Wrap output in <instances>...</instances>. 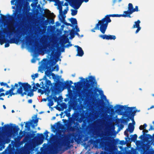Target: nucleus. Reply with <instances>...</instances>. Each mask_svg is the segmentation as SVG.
<instances>
[{
  "mask_svg": "<svg viewBox=\"0 0 154 154\" xmlns=\"http://www.w3.org/2000/svg\"><path fill=\"white\" fill-rule=\"evenodd\" d=\"M26 23L25 19L19 22H16V24L14 26L13 24L10 25L8 26V29L4 30L3 33L7 36L10 37L14 34L19 35L21 34L22 31H23L26 28Z\"/></svg>",
  "mask_w": 154,
  "mask_h": 154,
  "instance_id": "nucleus-1",
  "label": "nucleus"
},
{
  "mask_svg": "<svg viewBox=\"0 0 154 154\" xmlns=\"http://www.w3.org/2000/svg\"><path fill=\"white\" fill-rule=\"evenodd\" d=\"M79 79L82 80L84 84L87 85L88 88L91 87L89 89L87 88L83 92V94L85 96L94 95L97 94L98 89L95 87L97 85V82L94 77L89 76L85 79L82 77H80Z\"/></svg>",
  "mask_w": 154,
  "mask_h": 154,
  "instance_id": "nucleus-2",
  "label": "nucleus"
},
{
  "mask_svg": "<svg viewBox=\"0 0 154 154\" xmlns=\"http://www.w3.org/2000/svg\"><path fill=\"white\" fill-rule=\"evenodd\" d=\"M51 135L53 136V140L54 142V146L51 149L53 154H57L58 151V148L59 146L65 143H70V140H69V137L67 134H62L61 131H59L58 135L56 136L51 134Z\"/></svg>",
  "mask_w": 154,
  "mask_h": 154,
  "instance_id": "nucleus-3",
  "label": "nucleus"
},
{
  "mask_svg": "<svg viewBox=\"0 0 154 154\" xmlns=\"http://www.w3.org/2000/svg\"><path fill=\"white\" fill-rule=\"evenodd\" d=\"M17 84L19 87L17 89L16 93H14L13 91L11 92L12 95L18 94H20L21 97H23L24 95L26 94L27 92H28L32 88L31 86L27 82H19Z\"/></svg>",
  "mask_w": 154,
  "mask_h": 154,
  "instance_id": "nucleus-4",
  "label": "nucleus"
},
{
  "mask_svg": "<svg viewBox=\"0 0 154 154\" xmlns=\"http://www.w3.org/2000/svg\"><path fill=\"white\" fill-rule=\"evenodd\" d=\"M121 16V14H112L106 15L100 21L101 26L100 29L103 32L105 30H106L108 24L111 21L110 18V17H120Z\"/></svg>",
  "mask_w": 154,
  "mask_h": 154,
  "instance_id": "nucleus-5",
  "label": "nucleus"
},
{
  "mask_svg": "<svg viewBox=\"0 0 154 154\" xmlns=\"http://www.w3.org/2000/svg\"><path fill=\"white\" fill-rule=\"evenodd\" d=\"M19 130L18 126H11L8 124H6L3 127H0V134L3 133H9L11 132H16Z\"/></svg>",
  "mask_w": 154,
  "mask_h": 154,
  "instance_id": "nucleus-6",
  "label": "nucleus"
},
{
  "mask_svg": "<svg viewBox=\"0 0 154 154\" xmlns=\"http://www.w3.org/2000/svg\"><path fill=\"white\" fill-rule=\"evenodd\" d=\"M57 61V60L54 61V58L48 60L46 65V68L47 69L45 72V75L44 76L43 79H46V76L50 77L51 75V72L54 71V69H51V68Z\"/></svg>",
  "mask_w": 154,
  "mask_h": 154,
  "instance_id": "nucleus-7",
  "label": "nucleus"
},
{
  "mask_svg": "<svg viewBox=\"0 0 154 154\" xmlns=\"http://www.w3.org/2000/svg\"><path fill=\"white\" fill-rule=\"evenodd\" d=\"M61 87H63L64 88H66L68 90H69L71 87V84H69L68 81H67L64 83L60 81H59L55 83L54 87H51V89L52 92H53L54 91V89H57Z\"/></svg>",
  "mask_w": 154,
  "mask_h": 154,
  "instance_id": "nucleus-8",
  "label": "nucleus"
},
{
  "mask_svg": "<svg viewBox=\"0 0 154 154\" xmlns=\"http://www.w3.org/2000/svg\"><path fill=\"white\" fill-rule=\"evenodd\" d=\"M4 42L5 43V47L6 48L9 46V43L17 44L18 42V41L17 40V39H16L15 38H11L10 40L6 38H5L3 40H1L0 41V44L1 45H2Z\"/></svg>",
  "mask_w": 154,
  "mask_h": 154,
  "instance_id": "nucleus-9",
  "label": "nucleus"
},
{
  "mask_svg": "<svg viewBox=\"0 0 154 154\" xmlns=\"http://www.w3.org/2000/svg\"><path fill=\"white\" fill-rule=\"evenodd\" d=\"M35 117L36 119L34 120L32 119L31 120L30 122H26V123L25 127L29 131L30 129V126L31 125L32 127L34 128L37 125V124L38 122V119L37 118V115H35Z\"/></svg>",
  "mask_w": 154,
  "mask_h": 154,
  "instance_id": "nucleus-10",
  "label": "nucleus"
},
{
  "mask_svg": "<svg viewBox=\"0 0 154 154\" xmlns=\"http://www.w3.org/2000/svg\"><path fill=\"white\" fill-rule=\"evenodd\" d=\"M133 108V107H127V110L126 111V113L125 115V116L127 117V118L126 119H122V122L123 123H127L129 121V119H130V115Z\"/></svg>",
  "mask_w": 154,
  "mask_h": 154,
  "instance_id": "nucleus-11",
  "label": "nucleus"
},
{
  "mask_svg": "<svg viewBox=\"0 0 154 154\" xmlns=\"http://www.w3.org/2000/svg\"><path fill=\"white\" fill-rule=\"evenodd\" d=\"M140 21L139 20H137L135 22L134 24L133 25L132 28H137V29L135 31V33H137L141 29V27L140 26Z\"/></svg>",
  "mask_w": 154,
  "mask_h": 154,
  "instance_id": "nucleus-12",
  "label": "nucleus"
},
{
  "mask_svg": "<svg viewBox=\"0 0 154 154\" xmlns=\"http://www.w3.org/2000/svg\"><path fill=\"white\" fill-rule=\"evenodd\" d=\"M100 21H101V20H99V21H98V22L97 23L95 27H94V28L92 29L91 30V31L93 32H95V31L94 30H96V29H98V30H99V29H100V31L103 33V34H104L105 32V31H106V30H105V32H103V31H102L101 30V29H100V27H101V24H100Z\"/></svg>",
  "mask_w": 154,
  "mask_h": 154,
  "instance_id": "nucleus-13",
  "label": "nucleus"
},
{
  "mask_svg": "<svg viewBox=\"0 0 154 154\" xmlns=\"http://www.w3.org/2000/svg\"><path fill=\"white\" fill-rule=\"evenodd\" d=\"M75 47L77 48V54L76 56L82 57L84 54V52L82 48L78 45H76Z\"/></svg>",
  "mask_w": 154,
  "mask_h": 154,
  "instance_id": "nucleus-14",
  "label": "nucleus"
},
{
  "mask_svg": "<svg viewBox=\"0 0 154 154\" xmlns=\"http://www.w3.org/2000/svg\"><path fill=\"white\" fill-rule=\"evenodd\" d=\"M11 89H10L9 90L7 91L6 92L5 94V95H8L10 93L13 91L15 89V87H16V88H17L18 87V84L17 83H15L14 85H11Z\"/></svg>",
  "mask_w": 154,
  "mask_h": 154,
  "instance_id": "nucleus-15",
  "label": "nucleus"
},
{
  "mask_svg": "<svg viewBox=\"0 0 154 154\" xmlns=\"http://www.w3.org/2000/svg\"><path fill=\"white\" fill-rule=\"evenodd\" d=\"M132 13V12L131 11H125L124 12V14H121V16L124 17H128L131 18V14Z\"/></svg>",
  "mask_w": 154,
  "mask_h": 154,
  "instance_id": "nucleus-16",
  "label": "nucleus"
},
{
  "mask_svg": "<svg viewBox=\"0 0 154 154\" xmlns=\"http://www.w3.org/2000/svg\"><path fill=\"white\" fill-rule=\"evenodd\" d=\"M116 106L117 107V109H116V111L118 112H120L122 110L125 109L126 108L125 106H123L119 105H116Z\"/></svg>",
  "mask_w": 154,
  "mask_h": 154,
  "instance_id": "nucleus-17",
  "label": "nucleus"
},
{
  "mask_svg": "<svg viewBox=\"0 0 154 154\" xmlns=\"http://www.w3.org/2000/svg\"><path fill=\"white\" fill-rule=\"evenodd\" d=\"M128 129L129 130L130 133H132L134 131V125L132 124V123H129L128 125Z\"/></svg>",
  "mask_w": 154,
  "mask_h": 154,
  "instance_id": "nucleus-18",
  "label": "nucleus"
},
{
  "mask_svg": "<svg viewBox=\"0 0 154 154\" xmlns=\"http://www.w3.org/2000/svg\"><path fill=\"white\" fill-rule=\"evenodd\" d=\"M58 9L59 10L60 14L62 18V19H65L66 17L65 15H63V10H62V6H58Z\"/></svg>",
  "mask_w": 154,
  "mask_h": 154,
  "instance_id": "nucleus-19",
  "label": "nucleus"
},
{
  "mask_svg": "<svg viewBox=\"0 0 154 154\" xmlns=\"http://www.w3.org/2000/svg\"><path fill=\"white\" fill-rule=\"evenodd\" d=\"M143 134L141 135L139 137L141 139H142L144 138V136L146 135V139H148L150 138L152 136L149 134H145V133L144 131H143Z\"/></svg>",
  "mask_w": 154,
  "mask_h": 154,
  "instance_id": "nucleus-20",
  "label": "nucleus"
},
{
  "mask_svg": "<svg viewBox=\"0 0 154 154\" xmlns=\"http://www.w3.org/2000/svg\"><path fill=\"white\" fill-rule=\"evenodd\" d=\"M69 20L72 25H74L75 26L76 25H77V21L76 19L72 17Z\"/></svg>",
  "mask_w": 154,
  "mask_h": 154,
  "instance_id": "nucleus-21",
  "label": "nucleus"
},
{
  "mask_svg": "<svg viewBox=\"0 0 154 154\" xmlns=\"http://www.w3.org/2000/svg\"><path fill=\"white\" fill-rule=\"evenodd\" d=\"M128 131H129V130L128 129V128H127L126 130L124 131V134L126 136V137L125 138V139L126 140V141L127 142H128V139L130 140L131 139L129 137V134L128 133Z\"/></svg>",
  "mask_w": 154,
  "mask_h": 154,
  "instance_id": "nucleus-22",
  "label": "nucleus"
},
{
  "mask_svg": "<svg viewBox=\"0 0 154 154\" xmlns=\"http://www.w3.org/2000/svg\"><path fill=\"white\" fill-rule=\"evenodd\" d=\"M45 86L46 87V88L48 89H49V86L51 85L52 86V84L51 83V81L48 80L47 79H45Z\"/></svg>",
  "mask_w": 154,
  "mask_h": 154,
  "instance_id": "nucleus-23",
  "label": "nucleus"
},
{
  "mask_svg": "<svg viewBox=\"0 0 154 154\" xmlns=\"http://www.w3.org/2000/svg\"><path fill=\"white\" fill-rule=\"evenodd\" d=\"M131 136L130 139L131 140V141L135 142L137 137V135L136 134H134L133 135H131Z\"/></svg>",
  "mask_w": 154,
  "mask_h": 154,
  "instance_id": "nucleus-24",
  "label": "nucleus"
},
{
  "mask_svg": "<svg viewBox=\"0 0 154 154\" xmlns=\"http://www.w3.org/2000/svg\"><path fill=\"white\" fill-rule=\"evenodd\" d=\"M19 11L16 10V11H14V12L13 13V15H14L15 17H17L18 19H19V17H18L19 16V15L20 16H22L23 15L22 14H20L18 13Z\"/></svg>",
  "mask_w": 154,
  "mask_h": 154,
  "instance_id": "nucleus-25",
  "label": "nucleus"
},
{
  "mask_svg": "<svg viewBox=\"0 0 154 154\" xmlns=\"http://www.w3.org/2000/svg\"><path fill=\"white\" fill-rule=\"evenodd\" d=\"M75 31L74 29H72L69 32V35H70V39L73 38L75 36Z\"/></svg>",
  "mask_w": 154,
  "mask_h": 154,
  "instance_id": "nucleus-26",
  "label": "nucleus"
},
{
  "mask_svg": "<svg viewBox=\"0 0 154 154\" xmlns=\"http://www.w3.org/2000/svg\"><path fill=\"white\" fill-rule=\"evenodd\" d=\"M56 93L53 96H52V95H51L50 97L51 99L52 100L54 99L55 102H56L58 100V98L57 97L55 96Z\"/></svg>",
  "mask_w": 154,
  "mask_h": 154,
  "instance_id": "nucleus-27",
  "label": "nucleus"
},
{
  "mask_svg": "<svg viewBox=\"0 0 154 154\" xmlns=\"http://www.w3.org/2000/svg\"><path fill=\"white\" fill-rule=\"evenodd\" d=\"M109 152L112 153V154H114V152L113 149H112V150L109 151ZM100 154H111V153L106 151H102L100 152Z\"/></svg>",
  "mask_w": 154,
  "mask_h": 154,
  "instance_id": "nucleus-28",
  "label": "nucleus"
},
{
  "mask_svg": "<svg viewBox=\"0 0 154 154\" xmlns=\"http://www.w3.org/2000/svg\"><path fill=\"white\" fill-rule=\"evenodd\" d=\"M48 101L49 102L48 104V105L49 106L51 107L54 105L53 100L51 99V98H50V99H48Z\"/></svg>",
  "mask_w": 154,
  "mask_h": 154,
  "instance_id": "nucleus-29",
  "label": "nucleus"
},
{
  "mask_svg": "<svg viewBox=\"0 0 154 154\" xmlns=\"http://www.w3.org/2000/svg\"><path fill=\"white\" fill-rule=\"evenodd\" d=\"M33 91L31 89L28 92H27V94L26 95H27L28 96L30 97H32L34 95V93Z\"/></svg>",
  "mask_w": 154,
  "mask_h": 154,
  "instance_id": "nucleus-30",
  "label": "nucleus"
},
{
  "mask_svg": "<svg viewBox=\"0 0 154 154\" xmlns=\"http://www.w3.org/2000/svg\"><path fill=\"white\" fill-rule=\"evenodd\" d=\"M133 5L132 4L130 3L128 5V10L131 11L132 12V10L133 9Z\"/></svg>",
  "mask_w": 154,
  "mask_h": 154,
  "instance_id": "nucleus-31",
  "label": "nucleus"
},
{
  "mask_svg": "<svg viewBox=\"0 0 154 154\" xmlns=\"http://www.w3.org/2000/svg\"><path fill=\"white\" fill-rule=\"evenodd\" d=\"M120 141L118 139H113L112 140V142L114 144H117L118 143H119V142Z\"/></svg>",
  "mask_w": 154,
  "mask_h": 154,
  "instance_id": "nucleus-32",
  "label": "nucleus"
},
{
  "mask_svg": "<svg viewBox=\"0 0 154 154\" xmlns=\"http://www.w3.org/2000/svg\"><path fill=\"white\" fill-rule=\"evenodd\" d=\"M108 40H115L116 39V37L115 35H108Z\"/></svg>",
  "mask_w": 154,
  "mask_h": 154,
  "instance_id": "nucleus-33",
  "label": "nucleus"
},
{
  "mask_svg": "<svg viewBox=\"0 0 154 154\" xmlns=\"http://www.w3.org/2000/svg\"><path fill=\"white\" fill-rule=\"evenodd\" d=\"M62 22L65 25L67 26H72V24L67 23V22H66L65 21V19H62Z\"/></svg>",
  "mask_w": 154,
  "mask_h": 154,
  "instance_id": "nucleus-34",
  "label": "nucleus"
},
{
  "mask_svg": "<svg viewBox=\"0 0 154 154\" xmlns=\"http://www.w3.org/2000/svg\"><path fill=\"white\" fill-rule=\"evenodd\" d=\"M99 37L103 39H106L108 40V35L105 34L103 35H100Z\"/></svg>",
  "mask_w": 154,
  "mask_h": 154,
  "instance_id": "nucleus-35",
  "label": "nucleus"
},
{
  "mask_svg": "<svg viewBox=\"0 0 154 154\" xmlns=\"http://www.w3.org/2000/svg\"><path fill=\"white\" fill-rule=\"evenodd\" d=\"M24 136V133L21 130L19 133V136H18V139L20 140Z\"/></svg>",
  "mask_w": 154,
  "mask_h": 154,
  "instance_id": "nucleus-36",
  "label": "nucleus"
},
{
  "mask_svg": "<svg viewBox=\"0 0 154 154\" xmlns=\"http://www.w3.org/2000/svg\"><path fill=\"white\" fill-rule=\"evenodd\" d=\"M49 133L46 130L45 132L44 133L45 135V139L46 140H48V134Z\"/></svg>",
  "mask_w": 154,
  "mask_h": 154,
  "instance_id": "nucleus-37",
  "label": "nucleus"
},
{
  "mask_svg": "<svg viewBox=\"0 0 154 154\" xmlns=\"http://www.w3.org/2000/svg\"><path fill=\"white\" fill-rule=\"evenodd\" d=\"M132 110H133V109ZM137 111V110H134L133 111H132V110L130 113L131 114V116H130V117H131L134 118V116H135V114Z\"/></svg>",
  "mask_w": 154,
  "mask_h": 154,
  "instance_id": "nucleus-38",
  "label": "nucleus"
},
{
  "mask_svg": "<svg viewBox=\"0 0 154 154\" xmlns=\"http://www.w3.org/2000/svg\"><path fill=\"white\" fill-rule=\"evenodd\" d=\"M38 135H39V139L42 140L44 139L45 138V135L42 134H38Z\"/></svg>",
  "mask_w": 154,
  "mask_h": 154,
  "instance_id": "nucleus-39",
  "label": "nucleus"
},
{
  "mask_svg": "<svg viewBox=\"0 0 154 154\" xmlns=\"http://www.w3.org/2000/svg\"><path fill=\"white\" fill-rule=\"evenodd\" d=\"M38 74L36 73L34 74V75H32L31 77L34 80H35V78L38 77Z\"/></svg>",
  "mask_w": 154,
  "mask_h": 154,
  "instance_id": "nucleus-40",
  "label": "nucleus"
},
{
  "mask_svg": "<svg viewBox=\"0 0 154 154\" xmlns=\"http://www.w3.org/2000/svg\"><path fill=\"white\" fill-rule=\"evenodd\" d=\"M44 42L43 44L44 48L45 49L48 46H50V45L49 44H46V42Z\"/></svg>",
  "mask_w": 154,
  "mask_h": 154,
  "instance_id": "nucleus-41",
  "label": "nucleus"
},
{
  "mask_svg": "<svg viewBox=\"0 0 154 154\" xmlns=\"http://www.w3.org/2000/svg\"><path fill=\"white\" fill-rule=\"evenodd\" d=\"M139 11L138 10V6H136L135 7V8H133V10H132V13L136 11Z\"/></svg>",
  "mask_w": 154,
  "mask_h": 154,
  "instance_id": "nucleus-42",
  "label": "nucleus"
},
{
  "mask_svg": "<svg viewBox=\"0 0 154 154\" xmlns=\"http://www.w3.org/2000/svg\"><path fill=\"white\" fill-rule=\"evenodd\" d=\"M61 107L64 109H66L67 108V105L66 103H63L61 105Z\"/></svg>",
  "mask_w": 154,
  "mask_h": 154,
  "instance_id": "nucleus-43",
  "label": "nucleus"
},
{
  "mask_svg": "<svg viewBox=\"0 0 154 154\" xmlns=\"http://www.w3.org/2000/svg\"><path fill=\"white\" fill-rule=\"evenodd\" d=\"M50 19H47L46 20H45L44 22V24L46 26L47 25L48 23L49 24Z\"/></svg>",
  "mask_w": 154,
  "mask_h": 154,
  "instance_id": "nucleus-44",
  "label": "nucleus"
},
{
  "mask_svg": "<svg viewBox=\"0 0 154 154\" xmlns=\"http://www.w3.org/2000/svg\"><path fill=\"white\" fill-rule=\"evenodd\" d=\"M52 69H54V70L55 69H56V71H58L59 70V66L58 65H56L54 68H53Z\"/></svg>",
  "mask_w": 154,
  "mask_h": 154,
  "instance_id": "nucleus-45",
  "label": "nucleus"
},
{
  "mask_svg": "<svg viewBox=\"0 0 154 154\" xmlns=\"http://www.w3.org/2000/svg\"><path fill=\"white\" fill-rule=\"evenodd\" d=\"M26 44H29V45H30L31 44V41L28 38H26Z\"/></svg>",
  "mask_w": 154,
  "mask_h": 154,
  "instance_id": "nucleus-46",
  "label": "nucleus"
},
{
  "mask_svg": "<svg viewBox=\"0 0 154 154\" xmlns=\"http://www.w3.org/2000/svg\"><path fill=\"white\" fill-rule=\"evenodd\" d=\"M54 20L53 19H51L50 20L49 24H54Z\"/></svg>",
  "mask_w": 154,
  "mask_h": 154,
  "instance_id": "nucleus-47",
  "label": "nucleus"
},
{
  "mask_svg": "<svg viewBox=\"0 0 154 154\" xmlns=\"http://www.w3.org/2000/svg\"><path fill=\"white\" fill-rule=\"evenodd\" d=\"M37 89L38 88H37L36 86H35V85H34L32 87V90L33 91H36Z\"/></svg>",
  "mask_w": 154,
  "mask_h": 154,
  "instance_id": "nucleus-48",
  "label": "nucleus"
},
{
  "mask_svg": "<svg viewBox=\"0 0 154 154\" xmlns=\"http://www.w3.org/2000/svg\"><path fill=\"white\" fill-rule=\"evenodd\" d=\"M104 145V143L103 141H101L100 142V145L101 147H103Z\"/></svg>",
  "mask_w": 154,
  "mask_h": 154,
  "instance_id": "nucleus-49",
  "label": "nucleus"
},
{
  "mask_svg": "<svg viewBox=\"0 0 154 154\" xmlns=\"http://www.w3.org/2000/svg\"><path fill=\"white\" fill-rule=\"evenodd\" d=\"M57 3L58 6H62V5H63V2L59 1V2Z\"/></svg>",
  "mask_w": 154,
  "mask_h": 154,
  "instance_id": "nucleus-50",
  "label": "nucleus"
},
{
  "mask_svg": "<svg viewBox=\"0 0 154 154\" xmlns=\"http://www.w3.org/2000/svg\"><path fill=\"white\" fill-rule=\"evenodd\" d=\"M81 83V81L78 82H75L74 83V85L76 87L78 85H79Z\"/></svg>",
  "mask_w": 154,
  "mask_h": 154,
  "instance_id": "nucleus-51",
  "label": "nucleus"
},
{
  "mask_svg": "<svg viewBox=\"0 0 154 154\" xmlns=\"http://www.w3.org/2000/svg\"><path fill=\"white\" fill-rule=\"evenodd\" d=\"M119 144L121 145H124L125 144V141L124 140L120 141Z\"/></svg>",
  "mask_w": 154,
  "mask_h": 154,
  "instance_id": "nucleus-52",
  "label": "nucleus"
},
{
  "mask_svg": "<svg viewBox=\"0 0 154 154\" xmlns=\"http://www.w3.org/2000/svg\"><path fill=\"white\" fill-rule=\"evenodd\" d=\"M7 84L6 83H4L3 82L0 83V85L1 86H5Z\"/></svg>",
  "mask_w": 154,
  "mask_h": 154,
  "instance_id": "nucleus-53",
  "label": "nucleus"
},
{
  "mask_svg": "<svg viewBox=\"0 0 154 154\" xmlns=\"http://www.w3.org/2000/svg\"><path fill=\"white\" fill-rule=\"evenodd\" d=\"M130 119L132 121V124L134 125L135 124V123L134 121V118L133 117H130Z\"/></svg>",
  "mask_w": 154,
  "mask_h": 154,
  "instance_id": "nucleus-54",
  "label": "nucleus"
},
{
  "mask_svg": "<svg viewBox=\"0 0 154 154\" xmlns=\"http://www.w3.org/2000/svg\"><path fill=\"white\" fill-rule=\"evenodd\" d=\"M75 29H76V32H79L80 30H79V28H78L77 25H76V26H75Z\"/></svg>",
  "mask_w": 154,
  "mask_h": 154,
  "instance_id": "nucleus-55",
  "label": "nucleus"
},
{
  "mask_svg": "<svg viewBox=\"0 0 154 154\" xmlns=\"http://www.w3.org/2000/svg\"><path fill=\"white\" fill-rule=\"evenodd\" d=\"M72 46V44H71L69 42L66 45V47H71Z\"/></svg>",
  "mask_w": 154,
  "mask_h": 154,
  "instance_id": "nucleus-56",
  "label": "nucleus"
},
{
  "mask_svg": "<svg viewBox=\"0 0 154 154\" xmlns=\"http://www.w3.org/2000/svg\"><path fill=\"white\" fill-rule=\"evenodd\" d=\"M38 92L39 93H41L42 94H43L44 93L43 91L41 89H38Z\"/></svg>",
  "mask_w": 154,
  "mask_h": 154,
  "instance_id": "nucleus-57",
  "label": "nucleus"
},
{
  "mask_svg": "<svg viewBox=\"0 0 154 154\" xmlns=\"http://www.w3.org/2000/svg\"><path fill=\"white\" fill-rule=\"evenodd\" d=\"M68 10V7L66 8V9H65L63 11V14H66L67 12V11Z\"/></svg>",
  "mask_w": 154,
  "mask_h": 154,
  "instance_id": "nucleus-58",
  "label": "nucleus"
},
{
  "mask_svg": "<svg viewBox=\"0 0 154 154\" xmlns=\"http://www.w3.org/2000/svg\"><path fill=\"white\" fill-rule=\"evenodd\" d=\"M139 129L140 130H144V127H143V126L142 125H141L139 127Z\"/></svg>",
  "mask_w": 154,
  "mask_h": 154,
  "instance_id": "nucleus-59",
  "label": "nucleus"
},
{
  "mask_svg": "<svg viewBox=\"0 0 154 154\" xmlns=\"http://www.w3.org/2000/svg\"><path fill=\"white\" fill-rule=\"evenodd\" d=\"M154 128L152 125H151L150 126V128L149 129V131L152 130Z\"/></svg>",
  "mask_w": 154,
  "mask_h": 154,
  "instance_id": "nucleus-60",
  "label": "nucleus"
},
{
  "mask_svg": "<svg viewBox=\"0 0 154 154\" xmlns=\"http://www.w3.org/2000/svg\"><path fill=\"white\" fill-rule=\"evenodd\" d=\"M35 85L37 88L41 87L40 85L38 83H36L35 84Z\"/></svg>",
  "mask_w": 154,
  "mask_h": 154,
  "instance_id": "nucleus-61",
  "label": "nucleus"
},
{
  "mask_svg": "<svg viewBox=\"0 0 154 154\" xmlns=\"http://www.w3.org/2000/svg\"><path fill=\"white\" fill-rule=\"evenodd\" d=\"M143 126L144 129H146V127L147 126V125L145 123Z\"/></svg>",
  "mask_w": 154,
  "mask_h": 154,
  "instance_id": "nucleus-62",
  "label": "nucleus"
},
{
  "mask_svg": "<svg viewBox=\"0 0 154 154\" xmlns=\"http://www.w3.org/2000/svg\"><path fill=\"white\" fill-rule=\"evenodd\" d=\"M51 75L52 76L53 79L54 78V77H55L56 76L55 74L53 73H51Z\"/></svg>",
  "mask_w": 154,
  "mask_h": 154,
  "instance_id": "nucleus-63",
  "label": "nucleus"
},
{
  "mask_svg": "<svg viewBox=\"0 0 154 154\" xmlns=\"http://www.w3.org/2000/svg\"><path fill=\"white\" fill-rule=\"evenodd\" d=\"M28 102L29 103H31L32 102V100L31 99H29V100H28Z\"/></svg>",
  "mask_w": 154,
  "mask_h": 154,
  "instance_id": "nucleus-64",
  "label": "nucleus"
}]
</instances>
